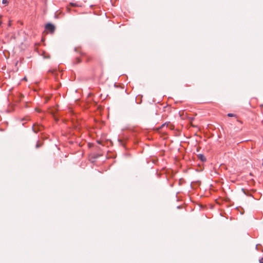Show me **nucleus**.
I'll return each instance as SVG.
<instances>
[{"mask_svg":"<svg viewBox=\"0 0 263 263\" xmlns=\"http://www.w3.org/2000/svg\"><path fill=\"white\" fill-rule=\"evenodd\" d=\"M1 24V22L0 21V24Z\"/></svg>","mask_w":263,"mask_h":263,"instance_id":"ddd939ff","label":"nucleus"},{"mask_svg":"<svg viewBox=\"0 0 263 263\" xmlns=\"http://www.w3.org/2000/svg\"><path fill=\"white\" fill-rule=\"evenodd\" d=\"M41 146V145L39 144V143H37L36 145V147L38 148Z\"/></svg>","mask_w":263,"mask_h":263,"instance_id":"1a4fd4ad","label":"nucleus"},{"mask_svg":"<svg viewBox=\"0 0 263 263\" xmlns=\"http://www.w3.org/2000/svg\"><path fill=\"white\" fill-rule=\"evenodd\" d=\"M259 262H260V263H263V258H261L259 260Z\"/></svg>","mask_w":263,"mask_h":263,"instance_id":"f8f14e48","label":"nucleus"},{"mask_svg":"<svg viewBox=\"0 0 263 263\" xmlns=\"http://www.w3.org/2000/svg\"><path fill=\"white\" fill-rule=\"evenodd\" d=\"M2 3L4 4H7L8 2L7 0H3Z\"/></svg>","mask_w":263,"mask_h":263,"instance_id":"0eeeda50","label":"nucleus"},{"mask_svg":"<svg viewBox=\"0 0 263 263\" xmlns=\"http://www.w3.org/2000/svg\"><path fill=\"white\" fill-rule=\"evenodd\" d=\"M228 116L229 117H232L235 116V115L233 114H231V113L228 114Z\"/></svg>","mask_w":263,"mask_h":263,"instance_id":"6e6552de","label":"nucleus"},{"mask_svg":"<svg viewBox=\"0 0 263 263\" xmlns=\"http://www.w3.org/2000/svg\"><path fill=\"white\" fill-rule=\"evenodd\" d=\"M42 126L34 125L32 127V129L34 133H37L39 131L41 130Z\"/></svg>","mask_w":263,"mask_h":263,"instance_id":"7ed1b4c3","label":"nucleus"},{"mask_svg":"<svg viewBox=\"0 0 263 263\" xmlns=\"http://www.w3.org/2000/svg\"><path fill=\"white\" fill-rule=\"evenodd\" d=\"M70 5L72 6H73V7L77 6V5L76 4H74V3H70Z\"/></svg>","mask_w":263,"mask_h":263,"instance_id":"9d476101","label":"nucleus"},{"mask_svg":"<svg viewBox=\"0 0 263 263\" xmlns=\"http://www.w3.org/2000/svg\"><path fill=\"white\" fill-rule=\"evenodd\" d=\"M80 54L81 55L85 56L86 57V62H89V61L91 60V58L90 57H89L88 55H87L85 54V53H82L81 52H80Z\"/></svg>","mask_w":263,"mask_h":263,"instance_id":"39448f33","label":"nucleus"},{"mask_svg":"<svg viewBox=\"0 0 263 263\" xmlns=\"http://www.w3.org/2000/svg\"><path fill=\"white\" fill-rule=\"evenodd\" d=\"M45 29L47 31L53 32L55 31V26L51 23H48L45 26Z\"/></svg>","mask_w":263,"mask_h":263,"instance_id":"f257e3e1","label":"nucleus"},{"mask_svg":"<svg viewBox=\"0 0 263 263\" xmlns=\"http://www.w3.org/2000/svg\"><path fill=\"white\" fill-rule=\"evenodd\" d=\"M165 126H166V127H168L171 130H173L174 129V126L173 125L171 124L170 123H165L162 124L158 129L162 128L164 127Z\"/></svg>","mask_w":263,"mask_h":263,"instance_id":"f03ea898","label":"nucleus"},{"mask_svg":"<svg viewBox=\"0 0 263 263\" xmlns=\"http://www.w3.org/2000/svg\"><path fill=\"white\" fill-rule=\"evenodd\" d=\"M75 51H77V52H79V48H78V47H76V48H75Z\"/></svg>","mask_w":263,"mask_h":263,"instance_id":"9b49d317","label":"nucleus"},{"mask_svg":"<svg viewBox=\"0 0 263 263\" xmlns=\"http://www.w3.org/2000/svg\"><path fill=\"white\" fill-rule=\"evenodd\" d=\"M81 62V60L80 59V58H77L76 59V61H75V63H76V64L80 63Z\"/></svg>","mask_w":263,"mask_h":263,"instance_id":"423d86ee","label":"nucleus"},{"mask_svg":"<svg viewBox=\"0 0 263 263\" xmlns=\"http://www.w3.org/2000/svg\"><path fill=\"white\" fill-rule=\"evenodd\" d=\"M198 158L200 159L202 162H205L206 161V158L203 155L199 154L198 155Z\"/></svg>","mask_w":263,"mask_h":263,"instance_id":"20e7f679","label":"nucleus"}]
</instances>
